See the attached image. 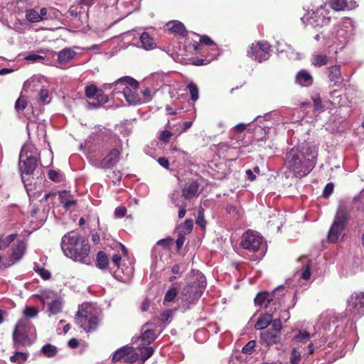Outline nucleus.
Instances as JSON below:
<instances>
[{"label":"nucleus","mask_w":364,"mask_h":364,"mask_svg":"<svg viewBox=\"0 0 364 364\" xmlns=\"http://www.w3.org/2000/svg\"><path fill=\"white\" fill-rule=\"evenodd\" d=\"M316 156L311 149L306 153L296 147L291 149L286 156L285 166L294 176L301 178L308 175L316 164Z\"/></svg>","instance_id":"obj_1"},{"label":"nucleus","mask_w":364,"mask_h":364,"mask_svg":"<svg viewBox=\"0 0 364 364\" xmlns=\"http://www.w3.org/2000/svg\"><path fill=\"white\" fill-rule=\"evenodd\" d=\"M61 248L65 255L73 260L85 264L91 263L88 241L75 232H71L63 237Z\"/></svg>","instance_id":"obj_2"},{"label":"nucleus","mask_w":364,"mask_h":364,"mask_svg":"<svg viewBox=\"0 0 364 364\" xmlns=\"http://www.w3.org/2000/svg\"><path fill=\"white\" fill-rule=\"evenodd\" d=\"M194 277L196 278L181 291L183 299L189 304H193L198 300L206 287V279L203 274L197 272Z\"/></svg>","instance_id":"obj_3"},{"label":"nucleus","mask_w":364,"mask_h":364,"mask_svg":"<svg viewBox=\"0 0 364 364\" xmlns=\"http://www.w3.org/2000/svg\"><path fill=\"white\" fill-rule=\"evenodd\" d=\"M348 212L347 208L341 205L336 212L333 224L328 231V240L336 242L341 232L344 230L348 221Z\"/></svg>","instance_id":"obj_4"},{"label":"nucleus","mask_w":364,"mask_h":364,"mask_svg":"<svg viewBox=\"0 0 364 364\" xmlns=\"http://www.w3.org/2000/svg\"><path fill=\"white\" fill-rule=\"evenodd\" d=\"M75 323L80 326L87 332L94 331L97 328L99 323V318L91 315L88 308L82 306L75 314Z\"/></svg>","instance_id":"obj_5"},{"label":"nucleus","mask_w":364,"mask_h":364,"mask_svg":"<svg viewBox=\"0 0 364 364\" xmlns=\"http://www.w3.org/2000/svg\"><path fill=\"white\" fill-rule=\"evenodd\" d=\"M270 46L267 41H258L252 43L248 48L247 56L261 63L269 57Z\"/></svg>","instance_id":"obj_6"},{"label":"nucleus","mask_w":364,"mask_h":364,"mask_svg":"<svg viewBox=\"0 0 364 364\" xmlns=\"http://www.w3.org/2000/svg\"><path fill=\"white\" fill-rule=\"evenodd\" d=\"M23 149L19 155V170L21 172V178L25 183L26 179L24 175H31L33 173L38 164L37 158L32 155L27 156L24 154Z\"/></svg>","instance_id":"obj_7"},{"label":"nucleus","mask_w":364,"mask_h":364,"mask_svg":"<svg viewBox=\"0 0 364 364\" xmlns=\"http://www.w3.org/2000/svg\"><path fill=\"white\" fill-rule=\"evenodd\" d=\"M262 240V237L257 232L248 230L242 235L240 245L250 252H256L259 250Z\"/></svg>","instance_id":"obj_8"},{"label":"nucleus","mask_w":364,"mask_h":364,"mask_svg":"<svg viewBox=\"0 0 364 364\" xmlns=\"http://www.w3.org/2000/svg\"><path fill=\"white\" fill-rule=\"evenodd\" d=\"M348 310L353 314H364V292H354L348 298Z\"/></svg>","instance_id":"obj_9"},{"label":"nucleus","mask_w":364,"mask_h":364,"mask_svg":"<svg viewBox=\"0 0 364 364\" xmlns=\"http://www.w3.org/2000/svg\"><path fill=\"white\" fill-rule=\"evenodd\" d=\"M26 249V245L23 241H18L15 245H14L11 248V254L9 257V261L7 263L4 264L5 267H9L16 262L19 261L25 254Z\"/></svg>","instance_id":"obj_10"},{"label":"nucleus","mask_w":364,"mask_h":364,"mask_svg":"<svg viewBox=\"0 0 364 364\" xmlns=\"http://www.w3.org/2000/svg\"><path fill=\"white\" fill-rule=\"evenodd\" d=\"M203 188L200 187V184L196 181H190L183 187L182 197L186 200H191L198 197L202 192Z\"/></svg>","instance_id":"obj_11"},{"label":"nucleus","mask_w":364,"mask_h":364,"mask_svg":"<svg viewBox=\"0 0 364 364\" xmlns=\"http://www.w3.org/2000/svg\"><path fill=\"white\" fill-rule=\"evenodd\" d=\"M85 92L87 97L96 99L100 105H104L108 102V97L95 85L86 86Z\"/></svg>","instance_id":"obj_12"},{"label":"nucleus","mask_w":364,"mask_h":364,"mask_svg":"<svg viewBox=\"0 0 364 364\" xmlns=\"http://www.w3.org/2000/svg\"><path fill=\"white\" fill-rule=\"evenodd\" d=\"M119 154L118 149H112L101 161V166L106 168L114 166L119 161Z\"/></svg>","instance_id":"obj_13"},{"label":"nucleus","mask_w":364,"mask_h":364,"mask_svg":"<svg viewBox=\"0 0 364 364\" xmlns=\"http://www.w3.org/2000/svg\"><path fill=\"white\" fill-rule=\"evenodd\" d=\"M283 291L284 288L282 287H280L277 288L274 291H273L272 294H269L268 292L259 293L255 299V302L258 305L262 304L264 301H267L269 304L276 299V295L278 292Z\"/></svg>","instance_id":"obj_14"},{"label":"nucleus","mask_w":364,"mask_h":364,"mask_svg":"<svg viewBox=\"0 0 364 364\" xmlns=\"http://www.w3.org/2000/svg\"><path fill=\"white\" fill-rule=\"evenodd\" d=\"M76 55V52L72 48H64L58 53V61L60 65H65L71 61Z\"/></svg>","instance_id":"obj_15"},{"label":"nucleus","mask_w":364,"mask_h":364,"mask_svg":"<svg viewBox=\"0 0 364 364\" xmlns=\"http://www.w3.org/2000/svg\"><path fill=\"white\" fill-rule=\"evenodd\" d=\"M296 82L301 86L309 87L313 83V77L307 70H301L296 76Z\"/></svg>","instance_id":"obj_16"},{"label":"nucleus","mask_w":364,"mask_h":364,"mask_svg":"<svg viewBox=\"0 0 364 364\" xmlns=\"http://www.w3.org/2000/svg\"><path fill=\"white\" fill-rule=\"evenodd\" d=\"M59 198L60 203H62L63 207L66 209H69L76 203V201L73 199L70 193L65 191L59 193Z\"/></svg>","instance_id":"obj_17"},{"label":"nucleus","mask_w":364,"mask_h":364,"mask_svg":"<svg viewBox=\"0 0 364 364\" xmlns=\"http://www.w3.org/2000/svg\"><path fill=\"white\" fill-rule=\"evenodd\" d=\"M123 95L126 98L127 102L129 105H136L140 102L139 96L136 95L134 90H132L130 87H126L123 90Z\"/></svg>","instance_id":"obj_18"},{"label":"nucleus","mask_w":364,"mask_h":364,"mask_svg":"<svg viewBox=\"0 0 364 364\" xmlns=\"http://www.w3.org/2000/svg\"><path fill=\"white\" fill-rule=\"evenodd\" d=\"M328 77L330 80L334 82V85L338 84L341 80L340 67L333 65L328 68Z\"/></svg>","instance_id":"obj_19"},{"label":"nucleus","mask_w":364,"mask_h":364,"mask_svg":"<svg viewBox=\"0 0 364 364\" xmlns=\"http://www.w3.org/2000/svg\"><path fill=\"white\" fill-rule=\"evenodd\" d=\"M14 342L18 346H28L31 344V340L25 332L14 331Z\"/></svg>","instance_id":"obj_20"},{"label":"nucleus","mask_w":364,"mask_h":364,"mask_svg":"<svg viewBox=\"0 0 364 364\" xmlns=\"http://www.w3.org/2000/svg\"><path fill=\"white\" fill-rule=\"evenodd\" d=\"M140 41L141 47L146 50H151L156 47L154 39L146 32L141 34Z\"/></svg>","instance_id":"obj_21"},{"label":"nucleus","mask_w":364,"mask_h":364,"mask_svg":"<svg viewBox=\"0 0 364 364\" xmlns=\"http://www.w3.org/2000/svg\"><path fill=\"white\" fill-rule=\"evenodd\" d=\"M329 58L326 55L315 53L312 55L311 63L316 67H321L326 65Z\"/></svg>","instance_id":"obj_22"},{"label":"nucleus","mask_w":364,"mask_h":364,"mask_svg":"<svg viewBox=\"0 0 364 364\" xmlns=\"http://www.w3.org/2000/svg\"><path fill=\"white\" fill-rule=\"evenodd\" d=\"M273 317L272 314H266L259 317L255 324L257 329H264L267 328L271 323V318Z\"/></svg>","instance_id":"obj_23"},{"label":"nucleus","mask_w":364,"mask_h":364,"mask_svg":"<svg viewBox=\"0 0 364 364\" xmlns=\"http://www.w3.org/2000/svg\"><path fill=\"white\" fill-rule=\"evenodd\" d=\"M132 351V347L124 346L117 350L112 357L113 362H117L122 358H125L127 354H129Z\"/></svg>","instance_id":"obj_24"},{"label":"nucleus","mask_w":364,"mask_h":364,"mask_svg":"<svg viewBox=\"0 0 364 364\" xmlns=\"http://www.w3.org/2000/svg\"><path fill=\"white\" fill-rule=\"evenodd\" d=\"M16 234H11L7 236L0 235V250L6 249L9 245L16 238Z\"/></svg>","instance_id":"obj_25"},{"label":"nucleus","mask_w":364,"mask_h":364,"mask_svg":"<svg viewBox=\"0 0 364 364\" xmlns=\"http://www.w3.org/2000/svg\"><path fill=\"white\" fill-rule=\"evenodd\" d=\"M109 264V259L106 253L100 251L97 255V266L100 269H105Z\"/></svg>","instance_id":"obj_26"},{"label":"nucleus","mask_w":364,"mask_h":364,"mask_svg":"<svg viewBox=\"0 0 364 364\" xmlns=\"http://www.w3.org/2000/svg\"><path fill=\"white\" fill-rule=\"evenodd\" d=\"M168 29L172 32L177 33L180 35H183L186 30L183 24L179 21H173L167 24Z\"/></svg>","instance_id":"obj_27"},{"label":"nucleus","mask_w":364,"mask_h":364,"mask_svg":"<svg viewBox=\"0 0 364 364\" xmlns=\"http://www.w3.org/2000/svg\"><path fill=\"white\" fill-rule=\"evenodd\" d=\"M140 338L144 343L149 344L156 339V334L154 331L146 329L141 334Z\"/></svg>","instance_id":"obj_28"},{"label":"nucleus","mask_w":364,"mask_h":364,"mask_svg":"<svg viewBox=\"0 0 364 364\" xmlns=\"http://www.w3.org/2000/svg\"><path fill=\"white\" fill-rule=\"evenodd\" d=\"M26 19L31 23L41 21L39 14L33 9L26 10Z\"/></svg>","instance_id":"obj_29"},{"label":"nucleus","mask_w":364,"mask_h":364,"mask_svg":"<svg viewBox=\"0 0 364 364\" xmlns=\"http://www.w3.org/2000/svg\"><path fill=\"white\" fill-rule=\"evenodd\" d=\"M331 6L336 11H343L348 6L346 0H331Z\"/></svg>","instance_id":"obj_30"},{"label":"nucleus","mask_w":364,"mask_h":364,"mask_svg":"<svg viewBox=\"0 0 364 364\" xmlns=\"http://www.w3.org/2000/svg\"><path fill=\"white\" fill-rule=\"evenodd\" d=\"M187 87H188L190 95H191V99L193 101H196L199 97L198 96V88L197 85L195 83L191 82L188 84Z\"/></svg>","instance_id":"obj_31"},{"label":"nucleus","mask_w":364,"mask_h":364,"mask_svg":"<svg viewBox=\"0 0 364 364\" xmlns=\"http://www.w3.org/2000/svg\"><path fill=\"white\" fill-rule=\"evenodd\" d=\"M62 304L59 300H53L49 304L48 310L51 314H56L60 311Z\"/></svg>","instance_id":"obj_32"},{"label":"nucleus","mask_w":364,"mask_h":364,"mask_svg":"<svg viewBox=\"0 0 364 364\" xmlns=\"http://www.w3.org/2000/svg\"><path fill=\"white\" fill-rule=\"evenodd\" d=\"M42 352L47 357H53L57 353V348L55 346H54L51 344H47V345H45L43 346Z\"/></svg>","instance_id":"obj_33"},{"label":"nucleus","mask_w":364,"mask_h":364,"mask_svg":"<svg viewBox=\"0 0 364 364\" xmlns=\"http://www.w3.org/2000/svg\"><path fill=\"white\" fill-rule=\"evenodd\" d=\"M118 82H124L129 85H130L132 88L134 90H136L138 88V82L130 77H124L119 78L117 81L115 82V83Z\"/></svg>","instance_id":"obj_34"},{"label":"nucleus","mask_w":364,"mask_h":364,"mask_svg":"<svg viewBox=\"0 0 364 364\" xmlns=\"http://www.w3.org/2000/svg\"><path fill=\"white\" fill-rule=\"evenodd\" d=\"M141 349V359L143 362L149 359L154 353V349L152 347H144Z\"/></svg>","instance_id":"obj_35"},{"label":"nucleus","mask_w":364,"mask_h":364,"mask_svg":"<svg viewBox=\"0 0 364 364\" xmlns=\"http://www.w3.org/2000/svg\"><path fill=\"white\" fill-rule=\"evenodd\" d=\"M263 338L267 343L268 345L277 343L279 341V336L276 334H272L271 333H266L263 336Z\"/></svg>","instance_id":"obj_36"},{"label":"nucleus","mask_w":364,"mask_h":364,"mask_svg":"<svg viewBox=\"0 0 364 364\" xmlns=\"http://www.w3.org/2000/svg\"><path fill=\"white\" fill-rule=\"evenodd\" d=\"M27 359V355L24 353L16 352L14 355L10 357V360L13 363H21Z\"/></svg>","instance_id":"obj_37"},{"label":"nucleus","mask_w":364,"mask_h":364,"mask_svg":"<svg viewBox=\"0 0 364 364\" xmlns=\"http://www.w3.org/2000/svg\"><path fill=\"white\" fill-rule=\"evenodd\" d=\"M28 324L29 323L26 319H21L16 323L14 331L26 333V328Z\"/></svg>","instance_id":"obj_38"},{"label":"nucleus","mask_w":364,"mask_h":364,"mask_svg":"<svg viewBox=\"0 0 364 364\" xmlns=\"http://www.w3.org/2000/svg\"><path fill=\"white\" fill-rule=\"evenodd\" d=\"M178 291L176 288L170 289L165 294L164 301L171 302L173 301V299L177 296Z\"/></svg>","instance_id":"obj_39"},{"label":"nucleus","mask_w":364,"mask_h":364,"mask_svg":"<svg viewBox=\"0 0 364 364\" xmlns=\"http://www.w3.org/2000/svg\"><path fill=\"white\" fill-rule=\"evenodd\" d=\"M38 314V310L33 306H26L23 310V314L26 318L35 317Z\"/></svg>","instance_id":"obj_40"},{"label":"nucleus","mask_w":364,"mask_h":364,"mask_svg":"<svg viewBox=\"0 0 364 364\" xmlns=\"http://www.w3.org/2000/svg\"><path fill=\"white\" fill-rule=\"evenodd\" d=\"M27 106V101L23 97H20L16 102L15 108L19 111H23Z\"/></svg>","instance_id":"obj_41"},{"label":"nucleus","mask_w":364,"mask_h":364,"mask_svg":"<svg viewBox=\"0 0 364 364\" xmlns=\"http://www.w3.org/2000/svg\"><path fill=\"white\" fill-rule=\"evenodd\" d=\"M256 342L253 340L249 341L242 350V352L245 354H251L254 348L255 347Z\"/></svg>","instance_id":"obj_42"},{"label":"nucleus","mask_w":364,"mask_h":364,"mask_svg":"<svg viewBox=\"0 0 364 364\" xmlns=\"http://www.w3.org/2000/svg\"><path fill=\"white\" fill-rule=\"evenodd\" d=\"M139 359V354L134 353L133 351V348H132V351L129 354H127L124 358L125 362L127 363H133L136 362Z\"/></svg>","instance_id":"obj_43"},{"label":"nucleus","mask_w":364,"mask_h":364,"mask_svg":"<svg viewBox=\"0 0 364 364\" xmlns=\"http://www.w3.org/2000/svg\"><path fill=\"white\" fill-rule=\"evenodd\" d=\"M196 224L202 228H205L206 223L204 219V213L203 210H199L198 213V217L196 219Z\"/></svg>","instance_id":"obj_44"},{"label":"nucleus","mask_w":364,"mask_h":364,"mask_svg":"<svg viewBox=\"0 0 364 364\" xmlns=\"http://www.w3.org/2000/svg\"><path fill=\"white\" fill-rule=\"evenodd\" d=\"M301 359V353L294 348L291 351V356L290 359L291 364H298Z\"/></svg>","instance_id":"obj_45"},{"label":"nucleus","mask_w":364,"mask_h":364,"mask_svg":"<svg viewBox=\"0 0 364 364\" xmlns=\"http://www.w3.org/2000/svg\"><path fill=\"white\" fill-rule=\"evenodd\" d=\"M270 325L272 326L273 330H274L276 332H279L282 329L281 318L272 319V318Z\"/></svg>","instance_id":"obj_46"},{"label":"nucleus","mask_w":364,"mask_h":364,"mask_svg":"<svg viewBox=\"0 0 364 364\" xmlns=\"http://www.w3.org/2000/svg\"><path fill=\"white\" fill-rule=\"evenodd\" d=\"M172 136V133L169 131L164 130L162 131L160 134L159 139L164 143H168L170 140V138Z\"/></svg>","instance_id":"obj_47"},{"label":"nucleus","mask_w":364,"mask_h":364,"mask_svg":"<svg viewBox=\"0 0 364 364\" xmlns=\"http://www.w3.org/2000/svg\"><path fill=\"white\" fill-rule=\"evenodd\" d=\"M48 178L50 180L55 181V182L60 181V175L58 171H54V170H50L48 171Z\"/></svg>","instance_id":"obj_48"},{"label":"nucleus","mask_w":364,"mask_h":364,"mask_svg":"<svg viewBox=\"0 0 364 364\" xmlns=\"http://www.w3.org/2000/svg\"><path fill=\"white\" fill-rule=\"evenodd\" d=\"M39 97L41 101L44 103L49 102L48 91L46 89H41L39 93Z\"/></svg>","instance_id":"obj_49"},{"label":"nucleus","mask_w":364,"mask_h":364,"mask_svg":"<svg viewBox=\"0 0 364 364\" xmlns=\"http://www.w3.org/2000/svg\"><path fill=\"white\" fill-rule=\"evenodd\" d=\"M310 334L306 331H299V333L295 336V339L299 341L309 339Z\"/></svg>","instance_id":"obj_50"},{"label":"nucleus","mask_w":364,"mask_h":364,"mask_svg":"<svg viewBox=\"0 0 364 364\" xmlns=\"http://www.w3.org/2000/svg\"><path fill=\"white\" fill-rule=\"evenodd\" d=\"M310 277H311L310 267L309 264H306L302 269L301 277L303 279L307 280L310 278Z\"/></svg>","instance_id":"obj_51"},{"label":"nucleus","mask_w":364,"mask_h":364,"mask_svg":"<svg viewBox=\"0 0 364 364\" xmlns=\"http://www.w3.org/2000/svg\"><path fill=\"white\" fill-rule=\"evenodd\" d=\"M333 190V184L332 183H328L323 192V196L324 198H328L332 193Z\"/></svg>","instance_id":"obj_52"},{"label":"nucleus","mask_w":364,"mask_h":364,"mask_svg":"<svg viewBox=\"0 0 364 364\" xmlns=\"http://www.w3.org/2000/svg\"><path fill=\"white\" fill-rule=\"evenodd\" d=\"M172 244V240L171 238L162 239L157 242V245L162 246L164 248H169Z\"/></svg>","instance_id":"obj_53"},{"label":"nucleus","mask_w":364,"mask_h":364,"mask_svg":"<svg viewBox=\"0 0 364 364\" xmlns=\"http://www.w3.org/2000/svg\"><path fill=\"white\" fill-rule=\"evenodd\" d=\"M36 271L41 274L43 279H48L50 277V273L48 270H46L44 269L38 268L36 269Z\"/></svg>","instance_id":"obj_54"},{"label":"nucleus","mask_w":364,"mask_h":364,"mask_svg":"<svg viewBox=\"0 0 364 364\" xmlns=\"http://www.w3.org/2000/svg\"><path fill=\"white\" fill-rule=\"evenodd\" d=\"M25 58L26 60H31V61H38V60H42L44 59V58L43 56L38 55V54H35V53L30 54V55H27Z\"/></svg>","instance_id":"obj_55"},{"label":"nucleus","mask_w":364,"mask_h":364,"mask_svg":"<svg viewBox=\"0 0 364 364\" xmlns=\"http://www.w3.org/2000/svg\"><path fill=\"white\" fill-rule=\"evenodd\" d=\"M127 209L123 206H119L115 209L114 214L117 217H123L126 214Z\"/></svg>","instance_id":"obj_56"},{"label":"nucleus","mask_w":364,"mask_h":364,"mask_svg":"<svg viewBox=\"0 0 364 364\" xmlns=\"http://www.w3.org/2000/svg\"><path fill=\"white\" fill-rule=\"evenodd\" d=\"M200 42L205 45H215L214 42L207 36H203L200 38Z\"/></svg>","instance_id":"obj_57"},{"label":"nucleus","mask_w":364,"mask_h":364,"mask_svg":"<svg viewBox=\"0 0 364 364\" xmlns=\"http://www.w3.org/2000/svg\"><path fill=\"white\" fill-rule=\"evenodd\" d=\"M289 317V312L287 310H282L280 311L278 318H281V321H287Z\"/></svg>","instance_id":"obj_58"},{"label":"nucleus","mask_w":364,"mask_h":364,"mask_svg":"<svg viewBox=\"0 0 364 364\" xmlns=\"http://www.w3.org/2000/svg\"><path fill=\"white\" fill-rule=\"evenodd\" d=\"M193 220H186L184 223L183 228L185 229V232H190L193 228Z\"/></svg>","instance_id":"obj_59"},{"label":"nucleus","mask_w":364,"mask_h":364,"mask_svg":"<svg viewBox=\"0 0 364 364\" xmlns=\"http://www.w3.org/2000/svg\"><path fill=\"white\" fill-rule=\"evenodd\" d=\"M171 315H172V311L169 310V309L166 310V311L163 312L161 314V319L163 321H168V320L171 316Z\"/></svg>","instance_id":"obj_60"},{"label":"nucleus","mask_w":364,"mask_h":364,"mask_svg":"<svg viewBox=\"0 0 364 364\" xmlns=\"http://www.w3.org/2000/svg\"><path fill=\"white\" fill-rule=\"evenodd\" d=\"M159 164L165 168H168L169 161L168 159L165 157H160L158 159Z\"/></svg>","instance_id":"obj_61"},{"label":"nucleus","mask_w":364,"mask_h":364,"mask_svg":"<svg viewBox=\"0 0 364 364\" xmlns=\"http://www.w3.org/2000/svg\"><path fill=\"white\" fill-rule=\"evenodd\" d=\"M314 100V106L316 109H322V102L321 100L319 97H316L313 99Z\"/></svg>","instance_id":"obj_62"},{"label":"nucleus","mask_w":364,"mask_h":364,"mask_svg":"<svg viewBox=\"0 0 364 364\" xmlns=\"http://www.w3.org/2000/svg\"><path fill=\"white\" fill-rule=\"evenodd\" d=\"M178 207L180 208L179 211H178V218H183L185 216L186 213V203H183L181 205H179Z\"/></svg>","instance_id":"obj_63"},{"label":"nucleus","mask_w":364,"mask_h":364,"mask_svg":"<svg viewBox=\"0 0 364 364\" xmlns=\"http://www.w3.org/2000/svg\"><path fill=\"white\" fill-rule=\"evenodd\" d=\"M121 256L119 255H114L112 257V262L114 263V264L117 267H119V264H120V261H121Z\"/></svg>","instance_id":"obj_64"}]
</instances>
